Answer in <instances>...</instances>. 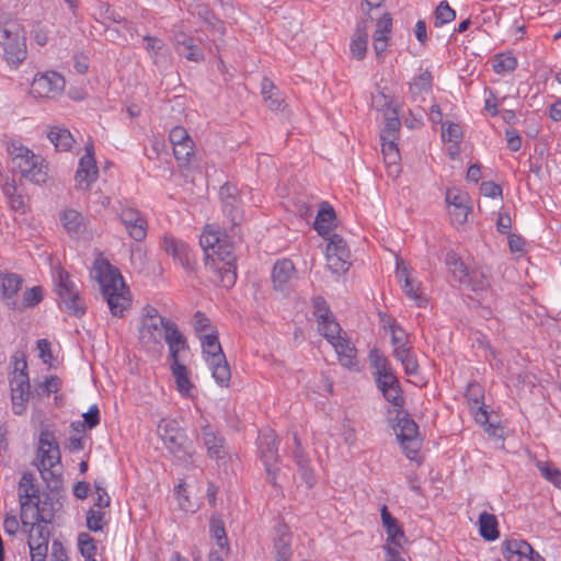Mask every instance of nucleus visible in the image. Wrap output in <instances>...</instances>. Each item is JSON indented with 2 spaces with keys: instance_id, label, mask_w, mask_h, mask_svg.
<instances>
[{
  "instance_id": "obj_1",
  "label": "nucleus",
  "mask_w": 561,
  "mask_h": 561,
  "mask_svg": "<svg viewBox=\"0 0 561 561\" xmlns=\"http://www.w3.org/2000/svg\"><path fill=\"white\" fill-rule=\"evenodd\" d=\"M138 341L149 353H159L163 348L162 341L168 344L169 355L188 347L185 336L172 320L140 322Z\"/></svg>"
},
{
  "instance_id": "obj_2",
  "label": "nucleus",
  "mask_w": 561,
  "mask_h": 561,
  "mask_svg": "<svg viewBox=\"0 0 561 561\" xmlns=\"http://www.w3.org/2000/svg\"><path fill=\"white\" fill-rule=\"evenodd\" d=\"M98 279L101 294L107 302L111 314L123 318L125 311L131 307V297L119 270L105 263L99 270Z\"/></svg>"
},
{
  "instance_id": "obj_3",
  "label": "nucleus",
  "mask_w": 561,
  "mask_h": 561,
  "mask_svg": "<svg viewBox=\"0 0 561 561\" xmlns=\"http://www.w3.org/2000/svg\"><path fill=\"white\" fill-rule=\"evenodd\" d=\"M199 243L207 256H211L214 262L216 260L220 262L216 264V273L220 285L225 288H231L237 280L236 259L231 253V247L222 245L220 233L209 230L203 232Z\"/></svg>"
},
{
  "instance_id": "obj_4",
  "label": "nucleus",
  "mask_w": 561,
  "mask_h": 561,
  "mask_svg": "<svg viewBox=\"0 0 561 561\" xmlns=\"http://www.w3.org/2000/svg\"><path fill=\"white\" fill-rule=\"evenodd\" d=\"M8 151L12 158L13 168L19 170L22 178L35 184H43L48 179V167L39 154L21 144H11Z\"/></svg>"
},
{
  "instance_id": "obj_5",
  "label": "nucleus",
  "mask_w": 561,
  "mask_h": 561,
  "mask_svg": "<svg viewBox=\"0 0 561 561\" xmlns=\"http://www.w3.org/2000/svg\"><path fill=\"white\" fill-rule=\"evenodd\" d=\"M0 46L10 65H20L27 55L23 26L16 20L0 21Z\"/></svg>"
},
{
  "instance_id": "obj_6",
  "label": "nucleus",
  "mask_w": 561,
  "mask_h": 561,
  "mask_svg": "<svg viewBox=\"0 0 561 561\" xmlns=\"http://www.w3.org/2000/svg\"><path fill=\"white\" fill-rule=\"evenodd\" d=\"M204 358L216 382L228 387L231 379L230 366L222 352L218 335L214 332L201 336Z\"/></svg>"
},
{
  "instance_id": "obj_7",
  "label": "nucleus",
  "mask_w": 561,
  "mask_h": 561,
  "mask_svg": "<svg viewBox=\"0 0 561 561\" xmlns=\"http://www.w3.org/2000/svg\"><path fill=\"white\" fill-rule=\"evenodd\" d=\"M55 282L59 308L71 316L82 317L87 306L69 273L60 268Z\"/></svg>"
},
{
  "instance_id": "obj_8",
  "label": "nucleus",
  "mask_w": 561,
  "mask_h": 561,
  "mask_svg": "<svg viewBox=\"0 0 561 561\" xmlns=\"http://www.w3.org/2000/svg\"><path fill=\"white\" fill-rule=\"evenodd\" d=\"M37 458L39 459V463L37 465V468L41 472L43 480L47 483V485L49 488L57 489L62 482L60 449L59 448L43 449V447H38Z\"/></svg>"
},
{
  "instance_id": "obj_9",
  "label": "nucleus",
  "mask_w": 561,
  "mask_h": 561,
  "mask_svg": "<svg viewBox=\"0 0 561 561\" xmlns=\"http://www.w3.org/2000/svg\"><path fill=\"white\" fill-rule=\"evenodd\" d=\"M22 530L27 535L31 561H46L51 535L49 525L37 522L28 526L22 524Z\"/></svg>"
},
{
  "instance_id": "obj_10",
  "label": "nucleus",
  "mask_w": 561,
  "mask_h": 561,
  "mask_svg": "<svg viewBox=\"0 0 561 561\" xmlns=\"http://www.w3.org/2000/svg\"><path fill=\"white\" fill-rule=\"evenodd\" d=\"M25 369L26 362L23 360L22 367L20 368L16 365L13 376L10 379L12 410L16 415H22L26 411L31 394L28 375Z\"/></svg>"
},
{
  "instance_id": "obj_11",
  "label": "nucleus",
  "mask_w": 561,
  "mask_h": 561,
  "mask_svg": "<svg viewBox=\"0 0 561 561\" xmlns=\"http://www.w3.org/2000/svg\"><path fill=\"white\" fill-rule=\"evenodd\" d=\"M117 215L128 236L133 240L141 242L146 239L148 222L139 209L127 204H122L117 210Z\"/></svg>"
},
{
  "instance_id": "obj_12",
  "label": "nucleus",
  "mask_w": 561,
  "mask_h": 561,
  "mask_svg": "<svg viewBox=\"0 0 561 561\" xmlns=\"http://www.w3.org/2000/svg\"><path fill=\"white\" fill-rule=\"evenodd\" d=\"M65 79L56 71L38 73L31 84V94L34 98L54 99L61 94L65 89Z\"/></svg>"
},
{
  "instance_id": "obj_13",
  "label": "nucleus",
  "mask_w": 561,
  "mask_h": 561,
  "mask_svg": "<svg viewBox=\"0 0 561 561\" xmlns=\"http://www.w3.org/2000/svg\"><path fill=\"white\" fill-rule=\"evenodd\" d=\"M161 249L170 255L173 261L184 270L192 272L195 268L196 260L190 247L182 240L171 234H164L160 241Z\"/></svg>"
},
{
  "instance_id": "obj_14",
  "label": "nucleus",
  "mask_w": 561,
  "mask_h": 561,
  "mask_svg": "<svg viewBox=\"0 0 561 561\" xmlns=\"http://www.w3.org/2000/svg\"><path fill=\"white\" fill-rule=\"evenodd\" d=\"M296 268L288 259L278 260L272 270V283L274 291L280 296L289 295L294 289Z\"/></svg>"
},
{
  "instance_id": "obj_15",
  "label": "nucleus",
  "mask_w": 561,
  "mask_h": 561,
  "mask_svg": "<svg viewBox=\"0 0 561 561\" xmlns=\"http://www.w3.org/2000/svg\"><path fill=\"white\" fill-rule=\"evenodd\" d=\"M398 439L400 440L405 455L409 459H413L421 448V439L419 438V426L407 414L399 417L398 421Z\"/></svg>"
},
{
  "instance_id": "obj_16",
  "label": "nucleus",
  "mask_w": 561,
  "mask_h": 561,
  "mask_svg": "<svg viewBox=\"0 0 561 561\" xmlns=\"http://www.w3.org/2000/svg\"><path fill=\"white\" fill-rule=\"evenodd\" d=\"M18 495L20 502V518L21 520L28 519L34 515L28 514L31 506L41 497L39 489L35 484L34 474L31 472H24L20 479Z\"/></svg>"
},
{
  "instance_id": "obj_17",
  "label": "nucleus",
  "mask_w": 561,
  "mask_h": 561,
  "mask_svg": "<svg viewBox=\"0 0 561 561\" xmlns=\"http://www.w3.org/2000/svg\"><path fill=\"white\" fill-rule=\"evenodd\" d=\"M158 432L170 453L179 458L182 457V454H185L183 449L184 435L175 420H161Z\"/></svg>"
},
{
  "instance_id": "obj_18",
  "label": "nucleus",
  "mask_w": 561,
  "mask_h": 561,
  "mask_svg": "<svg viewBox=\"0 0 561 561\" xmlns=\"http://www.w3.org/2000/svg\"><path fill=\"white\" fill-rule=\"evenodd\" d=\"M59 221L71 239H80L88 232L89 218L75 208H65L58 214Z\"/></svg>"
},
{
  "instance_id": "obj_19",
  "label": "nucleus",
  "mask_w": 561,
  "mask_h": 561,
  "mask_svg": "<svg viewBox=\"0 0 561 561\" xmlns=\"http://www.w3.org/2000/svg\"><path fill=\"white\" fill-rule=\"evenodd\" d=\"M219 196L222 204V211L229 217L232 226L241 224L243 216L241 210V199L237 186L226 183L220 187Z\"/></svg>"
},
{
  "instance_id": "obj_20",
  "label": "nucleus",
  "mask_w": 561,
  "mask_h": 561,
  "mask_svg": "<svg viewBox=\"0 0 561 561\" xmlns=\"http://www.w3.org/2000/svg\"><path fill=\"white\" fill-rule=\"evenodd\" d=\"M468 195L457 190H447L446 202L448 204L451 220L457 225L467 221L471 208L468 206Z\"/></svg>"
},
{
  "instance_id": "obj_21",
  "label": "nucleus",
  "mask_w": 561,
  "mask_h": 561,
  "mask_svg": "<svg viewBox=\"0 0 561 561\" xmlns=\"http://www.w3.org/2000/svg\"><path fill=\"white\" fill-rule=\"evenodd\" d=\"M397 277L400 283H403L402 289L404 294L414 300L417 307L424 306L426 299L423 296L421 283L410 276L408 267L402 261L397 263Z\"/></svg>"
},
{
  "instance_id": "obj_22",
  "label": "nucleus",
  "mask_w": 561,
  "mask_h": 561,
  "mask_svg": "<svg viewBox=\"0 0 561 561\" xmlns=\"http://www.w3.org/2000/svg\"><path fill=\"white\" fill-rule=\"evenodd\" d=\"M278 440L274 431L261 432L257 437V449L264 465H275L278 459Z\"/></svg>"
},
{
  "instance_id": "obj_23",
  "label": "nucleus",
  "mask_w": 561,
  "mask_h": 561,
  "mask_svg": "<svg viewBox=\"0 0 561 561\" xmlns=\"http://www.w3.org/2000/svg\"><path fill=\"white\" fill-rule=\"evenodd\" d=\"M98 178V167L95 163L94 156L84 154L79 161V167L76 172V186L78 190L87 191L90 185Z\"/></svg>"
},
{
  "instance_id": "obj_24",
  "label": "nucleus",
  "mask_w": 561,
  "mask_h": 561,
  "mask_svg": "<svg viewBox=\"0 0 561 561\" xmlns=\"http://www.w3.org/2000/svg\"><path fill=\"white\" fill-rule=\"evenodd\" d=\"M201 439L207 449V454L210 458L220 459L224 458V444L225 438L216 431L210 424L206 423L201 426Z\"/></svg>"
},
{
  "instance_id": "obj_25",
  "label": "nucleus",
  "mask_w": 561,
  "mask_h": 561,
  "mask_svg": "<svg viewBox=\"0 0 561 561\" xmlns=\"http://www.w3.org/2000/svg\"><path fill=\"white\" fill-rule=\"evenodd\" d=\"M180 352L176 351L173 355H169L171 359L170 369L175 379L176 389L182 396H190L193 383L188 377V370L184 364L181 363Z\"/></svg>"
},
{
  "instance_id": "obj_26",
  "label": "nucleus",
  "mask_w": 561,
  "mask_h": 561,
  "mask_svg": "<svg viewBox=\"0 0 561 561\" xmlns=\"http://www.w3.org/2000/svg\"><path fill=\"white\" fill-rule=\"evenodd\" d=\"M483 396V388L480 383L476 381L468 383L466 389V398L470 403L471 409H477V411L474 412V419L478 423L481 424H485L489 421L488 412L482 402Z\"/></svg>"
},
{
  "instance_id": "obj_27",
  "label": "nucleus",
  "mask_w": 561,
  "mask_h": 561,
  "mask_svg": "<svg viewBox=\"0 0 561 561\" xmlns=\"http://www.w3.org/2000/svg\"><path fill=\"white\" fill-rule=\"evenodd\" d=\"M54 502L48 496L44 500L37 499V501L31 506L28 514L34 515L28 519L21 520V523L25 526L28 524H34V522L49 525L54 518Z\"/></svg>"
},
{
  "instance_id": "obj_28",
  "label": "nucleus",
  "mask_w": 561,
  "mask_h": 561,
  "mask_svg": "<svg viewBox=\"0 0 561 561\" xmlns=\"http://www.w3.org/2000/svg\"><path fill=\"white\" fill-rule=\"evenodd\" d=\"M276 537L274 539V548L276 551L275 561H290L291 551V533L285 524H278L275 527Z\"/></svg>"
},
{
  "instance_id": "obj_29",
  "label": "nucleus",
  "mask_w": 561,
  "mask_h": 561,
  "mask_svg": "<svg viewBox=\"0 0 561 561\" xmlns=\"http://www.w3.org/2000/svg\"><path fill=\"white\" fill-rule=\"evenodd\" d=\"M381 523L387 534V540L399 545L400 541H405L404 531L399 524L398 519L392 516L388 507L383 505L380 510Z\"/></svg>"
},
{
  "instance_id": "obj_30",
  "label": "nucleus",
  "mask_w": 561,
  "mask_h": 561,
  "mask_svg": "<svg viewBox=\"0 0 561 561\" xmlns=\"http://www.w3.org/2000/svg\"><path fill=\"white\" fill-rule=\"evenodd\" d=\"M398 139H381V152L383 161L388 168V172L392 176L400 173V153L397 146Z\"/></svg>"
},
{
  "instance_id": "obj_31",
  "label": "nucleus",
  "mask_w": 561,
  "mask_h": 561,
  "mask_svg": "<svg viewBox=\"0 0 561 561\" xmlns=\"http://www.w3.org/2000/svg\"><path fill=\"white\" fill-rule=\"evenodd\" d=\"M23 278L15 273H1L0 274V293L4 300H15L14 297L21 290Z\"/></svg>"
},
{
  "instance_id": "obj_32",
  "label": "nucleus",
  "mask_w": 561,
  "mask_h": 561,
  "mask_svg": "<svg viewBox=\"0 0 561 561\" xmlns=\"http://www.w3.org/2000/svg\"><path fill=\"white\" fill-rule=\"evenodd\" d=\"M334 209L328 203H323L313 222V228L320 236L327 237L334 226Z\"/></svg>"
},
{
  "instance_id": "obj_33",
  "label": "nucleus",
  "mask_w": 561,
  "mask_h": 561,
  "mask_svg": "<svg viewBox=\"0 0 561 561\" xmlns=\"http://www.w3.org/2000/svg\"><path fill=\"white\" fill-rule=\"evenodd\" d=\"M43 297V288L41 286H34L23 293L21 300L8 301L7 306L12 310L22 311L37 306Z\"/></svg>"
},
{
  "instance_id": "obj_34",
  "label": "nucleus",
  "mask_w": 561,
  "mask_h": 561,
  "mask_svg": "<svg viewBox=\"0 0 561 561\" xmlns=\"http://www.w3.org/2000/svg\"><path fill=\"white\" fill-rule=\"evenodd\" d=\"M294 442L296 445V448L294 450V457H295L296 463L299 468L302 479L306 481V483L309 486H312L314 484V477H313V471L310 467V460L305 455V451L301 447L300 440L296 434L294 435Z\"/></svg>"
},
{
  "instance_id": "obj_35",
  "label": "nucleus",
  "mask_w": 561,
  "mask_h": 561,
  "mask_svg": "<svg viewBox=\"0 0 561 561\" xmlns=\"http://www.w3.org/2000/svg\"><path fill=\"white\" fill-rule=\"evenodd\" d=\"M332 346L334 347L337 354L341 365L347 368H351L356 365V348L355 346L352 345L348 339L342 336L339 340L334 341L332 343Z\"/></svg>"
},
{
  "instance_id": "obj_36",
  "label": "nucleus",
  "mask_w": 561,
  "mask_h": 561,
  "mask_svg": "<svg viewBox=\"0 0 561 561\" xmlns=\"http://www.w3.org/2000/svg\"><path fill=\"white\" fill-rule=\"evenodd\" d=\"M48 138L55 148L59 151H68L71 149L75 138L67 128L51 127L48 133Z\"/></svg>"
},
{
  "instance_id": "obj_37",
  "label": "nucleus",
  "mask_w": 561,
  "mask_h": 561,
  "mask_svg": "<svg viewBox=\"0 0 561 561\" xmlns=\"http://www.w3.org/2000/svg\"><path fill=\"white\" fill-rule=\"evenodd\" d=\"M385 128L380 134L381 139H398L401 122L396 108L388 106L385 112Z\"/></svg>"
},
{
  "instance_id": "obj_38",
  "label": "nucleus",
  "mask_w": 561,
  "mask_h": 561,
  "mask_svg": "<svg viewBox=\"0 0 561 561\" xmlns=\"http://www.w3.org/2000/svg\"><path fill=\"white\" fill-rule=\"evenodd\" d=\"M445 262L454 279L461 285L465 284L470 272L468 271L463 262L460 260V257L457 255V253L453 251L448 252L446 254Z\"/></svg>"
},
{
  "instance_id": "obj_39",
  "label": "nucleus",
  "mask_w": 561,
  "mask_h": 561,
  "mask_svg": "<svg viewBox=\"0 0 561 561\" xmlns=\"http://www.w3.org/2000/svg\"><path fill=\"white\" fill-rule=\"evenodd\" d=\"M368 35L365 25H357L350 48L353 56L362 60L366 56Z\"/></svg>"
},
{
  "instance_id": "obj_40",
  "label": "nucleus",
  "mask_w": 561,
  "mask_h": 561,
  "mask_svg": "<svg viewBox=\"0 0 561 561\" xmlns=\"http://www.w3.org/2000/svg\"><path fill=\"white\" fill-rule=\"evenodd\" d=\"M480 535L488 541L499 538L497 519L494 515L483 512L479 517Z\"/></svg>"
},
{
  "instance_id": "obj_41",
  "label": "nucleus",
  "mask_w": 561,
  "mask_h": 561,
  "mask_svg": "<svg viewBox=\"0 0 561 561\" xmlns=\"http://www.w3.org/2000/svg\"><path fill=\"white\" fill-rule=\"evenodd\" d=\"M394 358L401 363L404 373L409 376H416L420 370L416 355L412 351V347L407 350H399L393 354Z\"/></svg>"
},
{
  "instance_id": "obj_42",
  "label": "nucleus",
  "mask_w": 561,
  "mask_h": 561,
  "mask_svg": "<svg viewBox=\"0 0 561 561\" xmlns=\"http://www.w3.org/2000/svg\"><path fill=\"white\" fill-rule=\"evenodd\" d=\"M262 95H263L264 101L266 102L267 106L272 111L279 110L284 103V100L282 99L276 87L267 78H264L262 81Z\"/></svg>"
},
{
  "instance_id": "obj_43",
  "label": "nucleus",
  "mask_w": 561,
  "mask_h": 561,
  "mask_svg": "<svg viewBox=\"0 0 561 561\" xmlns=\"http://www.w3.org/2000/svg\"><path fill=\"white\" fill-rule=\"evenodd\" d=\"M526 541L508 539L503 543V553L507 561H524Z\"/></svg>"
},
{
  "instance_id": "obj_44",
  "label": "nucleus",
  "mask_w": 561,
  "mask_h": 561,
  "mask_svg": "<svg viewBox=\"0 0 561 561\" xmlns=\"http://www.w3.org/2000/svg\"><path fill=\"white\" fill-rule=\"evenodd\" d=\"M492 66L496 73H507L516 68L517 59L512 51L499 53L493 57Z\"/></svg>"
},
{
  "instance_id": "obj_45",
  "label": "nucleus",
  "mask_w": 561,
  "mask_h": 561,
  "mask_svg": "<svg viewBox=\"0 0 561 561\" xmlns=\"http://www.w3.org/2000/svg\"><path fill=\"white\" fill-rule=\"evenodd\" d=\"M536 467L540 471L541 476L552 483L556 488L561 490V470L557 468L552 462L549 461H535Z\"/></svg>"
},
{
  "instance_id": "obj_46",
  "label": "nucleus",
  "mask_w": 561,
  "mask_h": 561,
  "mask_svg": "<svg viewBox=\"0 0 561 561\" xmlns=\"http://www.w3.org/2000/svg\"><path fill=\"white\" fill-rule=\"evenodd\" d=\"M319 332L330 342L331 344L342 337L341 332L342 328L336 322L334 316H331L329 319L323 322H318Z\"/></svg>"
},
{
  "instance_id": "obj_47",
  "label": "nucleus",
  "mask_w": 561,
  "mask_h": 561,
  "mask_svg": "<svg viewBox=\"0 0 561 561\" xmlns=\"http://www.w3.org/2000/svg\"><path fill=\"white\" fill-rule=\"evenodd\" d=\"M369 360L375 369V378L393 370L389 359L378 348L369 352Z\"/></svg>"
},
{
  "instance_id": "obj_48",
  "label": "nucleus",
  "mask_w": 561,
  "mask_h": 561,
  "mask_svg": "<svg viewBox=\"0 0 561 561\" xmlns=\"http://www.w3.org/2000/svg\"><path fill=\"white\" fill-rule=\"evenodd\" d=\"M434 26L440 27L446 23L453 22L456 19V11L448 4L446 0L438 3L435 9Z\"/></svg>"
},
{
  "instance_id": "obj_49",
  "label": "nucleus",
  "mask_w": 561,
  "mask_h": 561,
  "mask_svg": "<svg viewBox=\"0 0 561 561\" xmlns=\"http://www.w3.org/2000/svg\"><path fill=\"white\" fill-rule=\"evenodd\" d=\"M433 77L428 70H425L419 75L414 81L410 84V92L413 96L421 95L424 92H428L432 88Z\"/></svg>"
},
{
  "instance_id": "obj_50",
  "label": "nucleus",
  "mask_w": 561,
  "mask_h": 561,
  "mask_svg": "<svg viewBox=\"0 0 561 561\" xmlns=\"http://www.w3.org/2000/svg\"><path fill=\"white\" fill-rule=\"evenodd\" d=\"M173 153L181 167L190 163L194 156V141L192 139L173 146Z\"/></svg>"
},
{
  "instance_id": "obj_51",
  "label": "nucleus",
  "mask_w": 561,
  "mask_h": 561,
  "mask_svg": "<svg viewBox=\"0 0 561 561\" xmlns=\"http://www.w3.org/2000/svg\"><path fill=\"white\" fill-rule=\"evenodd\" d=\"M389 328L391 331V343L393 346V354L399 350H407L409 347H412L409 344L408 334L402 328L399 327V324L393 322L389 325Z\"/></svg>"
},
{
  "instance_id": "obj_52",
  "label": "nucleus",
  "mask_w": 561,
  "mask_h": 561,
  "mask_svg": "<svg viewBox=\"0 0 561 561\" xmlns=\"http://www.w3.org/2000/svg\"><path fill=\"white\" fill-rule=\"evenodd\" d=\"M327 252L334 253L339 256L342 255L344 257L351 259V253H350V250H348V247H347L345 240L336 233H333L329 238V242L327 245Z\"/></svg>"
},
{
  "instance_id": "obj_53",
  "label": "nucleus",
  "mask_w": 561,
  "mask_h": 561,
  "mask_svg": "<svg viewBox=\"0 0 561 561\" xmlns=\"http://www.w3.org/2000/svg\"><path fill=\"white\" fill-rule=\"evenodd\" d=\"M95 15H99L101 23L107 26V22L119 23L122 18L117 14L107 2H99L95 8Z\"/></svg>"
},
{
  "instance_id": "obj_54",
  "label": "nucleus",
  "mask_w": 561,
  "mask_h": 561,
  "mask_svg": "<svg viewBox=\"0 0 561 561\" xmlns=\"http://www.w3.org/2000/svg\"><path fill=\"white\" fill-rule=\"evenodd\" d=\"M327 264L328 267L335 274L345 273L350 266L351 261L350 257H344L342 255H336L334 253L327 252Z\"/></svg>"
},
{
  "instance_id": "obj_55",
  "label": "nucleus",
  "mask_w": 561,
  "mask_h": 561,
  "mask_svg": "<svg viewBox=\"0 0 561 561\" xmlns=\"http://www.w3.org/2000/svg\"><path fill=\"white\" fill-rule=\"evenodd\" d=\"M78 547L80 553L85 558H94L96 546L94 539L88 533H81L78 536Z\"/></svg>"
},
{
  "instance_id": "obj_56",
  "label": "nucleus",
  "mask_w": 561,
  "mask_h": 561,
  "mask_svg": "<svg viewBox=\"0 0 561 561\" xmlns=\"http://www.w3.org/2000/svg\"><path fill=\"white\" fill-rule=\"evenodd\" d=\"M179 51L192 61H201L204 58L202 49L193 45L191 39L179 43Z\"/></svg>"
},
{
  "instance_id": "obj_57",
  "label": "nucleus",
  "mask_w": 561,
  "mask_h": 561,
  "mask_svg": "<svg viewBox=\"0 0 561 561\" xmlns=\"http://www.w3.org/2000/svg\"><path fill=\"white\" fill-rule=\"evenodd\" d=\"M463 285H468L473 291L483 290L489 286V279L483 272L473 270Z\"/></svg>"
},
{
  "instance_id": "obj_58",
  "label": "nucleus",
  "mask_w": 561,
  "mask_h": 561,
  "mask_svg": "<svg viewBox=\"0 0 561 561\" xmlns=\"http://www.w3.org/2000/svg\"><path fill=\"white\" fill-rule=\"evenodd\" d=\"M313 314L317 318V322H323L333 316L327 301L323 297L317 296L312 299Z\"/></svg>"
},
{
  "instance_id": "obj_59",
  "label": "nucleus",
  "mask_w": 561,
  "mask_h": 561,
  "mask_svg": "<svg viewBox=\"0 0 561 561\" xmlns=\"http://www.w3.org/2000/svg\"><path fill=\"white\" fill-rule=\"evenodd\" d=\"M209 527L211 536L216 539L218 546L222 547L227 541V535L222 519L218 516H211Z\"/></svg>"
},
{
  "instance_id": "obj_60",
  "label": "nucleus",
  "mask_w": 561,
  "mask_h": 561,
  "mask_svg": "<svg viewBox=\"0 0 561 561\" xmlns=\"http://www.w3.org/2000/svg\"><path fill=\"white\" fill-rule=\"evenodd\" d=\"M382 396L393 407H396L398 409L403 408L405 400H404L403 391H402L400 383L382 391Z\"/></svg>"
},
{
  "instance_id": "obj_61",
  "label": "nucleus",
  "mask_w": 561,
  "mask_h": 561,
  "mask_svg": "<svg viewBox=\"0 0 561 561\" xmlns=\"http://www.w3.org/2000/svg\"><path fill=\"white\" fill-rule=\"evenodd\" d=\"M392 27V18L390 13H385L376 24L374 37L388 39Z\"/></svg>"
},
{
  "instance_id": "obj_62",
  "label": "nucleus",
  "mask_w": 561,
  "mask_h": 561,
  "mask_svg": "<svg viewBox=\"0 0 561 561\" xmlns=\"http://www.w3.org/2000/svg\"><path fill=\"white\" fill-rule=\"evenodd\" d=\"M462 130L458 124L447 123L442 125V137L444 140L458 144L461 139Z\"/></svg>"
},
{
  "instance_id": "obj_63",
  "label": "nucleus",
  "mask_w": 561,
  "mask_h": 561,
  "mask_svg": "<svg viewBox=\"0 0 561 561\" xmlns=\"http://www.w3.org/2000/svg\"><path fill=\"white\" fill-rule=\"evenodd\" d=\"M104 513L101 511H95L93 508L89 510L87 514V527L91 531H100L104 526Z\"/></svg>"
},
{
  "instance_id": "obj_64",
  "label": "nucleus",
  "mask_w": 561,
  "mask_h": 561,
  "mask_svg": "<svg viewBox=\"0 0 561 561\" xmlns=\"http://www.w3.org/2000/svg\"><path fill=\"white\" fill-rule=\"evenodd\" d=\"M62 386V381L58 376L51 375L39 385V389L44 396H50L57 393Z\"/></svg>"
}]
</instances>
